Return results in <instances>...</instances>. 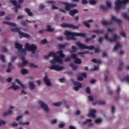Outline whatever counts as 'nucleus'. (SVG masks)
I'll return each mask as SVG.
<instances>
[{"label":"nucleus","instance_id":"obj_1","mask_svg":"<svg viewBox=\"0 0 129 129\" xmlns=\"http://www.w3.org/2000/svg\"><path fill=\"white\" fill-rule=\"evenodd\" d=\"M56 54L59 55V56H57L55 52L50 51L47 55H44L43 58L44 59H49L50 57H54L53 59L50 60L51 66L49 67V69L50 70H54L55 71H61V70L64 69V67L57 65L56 63L61 64H63V59H62V58L65 57V54L63 53L62 50L57 51Z\"/></svg>","mask_w":129,"mask_h":129},{"label":"nucleus","instance_id":"obj_2","mask_svg":"<svg viewBox=\"0 0 129 129\" xmlns=\"http://www.w3.org/2000/svg\"><path fill=\"white\" fill-rule=\"evenodd\" d=\"M64 35L67 36V40L68 41L70 40L76 41V37L75 36L81 37L82 38H85L86 37V33H85L72 32L67 30L64 32Z\"/></svg>","mask_w":129,"mask_h":129},{"label":"nucleus","instance_id":"obj_3","mask_svg":"<svg viewBox=\"0 0 129 129\" xmlns=\"http://www.w3.org/2000/svg\"><path fill=\"white\" fill-rule=\"evenodd\" d=\"M20 50L22 54H26L27 53L26 50L29 51L32 54H34L36 51H37V46L33 44L30 45L28 43H26L25 45V49L21 48Z\"/></svg>","mask_w":129,"mask_h":129},{"label":"nucleus","instance_id":"obj_4","mask_svg":"<svg viewBox=\"0 0 129 129\" xmlns=\"http://www.w3.org/2000/svg\"><path fill=\"white\" fill-rule=\"evenodd\" d=\"M112 38L111 39L109 38L108 37V34L106 33L104 35V38L106 41H108L110 42V43H112L113 42H117V40H118V38H119L118 36L116 35V34H114L112 35Z\"/></svg>","mask_w":129,"mask_h":129},{"label":"nucleus","instance_id":"obj_5","mask_svg":"<svg viewBox=\"0 0 129 129\" xmlns=\"http://www.w3.org/2000/svg\"><path fill=\"white\" fill-rule=\"evenodd\" d=\"M76 45H77V46H78V47H79L80 49H82V50L88 49V50H91L94 49V48H95L94 46L93 45H90V46H87L85 44H82L80 42H77L76 43Z\"/></svg>","mask_w":129,"mask_h":129},{"label":"nucleus","instance_id":"obj_6","mask_svg":"<svg viewBox=\"0 0 129 129\" xmlns=\"http://www.w3.org/2000/svg\"><path fill=\"white\" fill-rule=\"evenodd\" d=\"M129 0H116V1L115 2V9L116 11H118L121 9V5L122 4H127V2H128Z\"/></svg>","mask_w":129,"mask_h":129},{"label":"nucleus","instance_id":"obj_7","mask_svg":"<svg viewBox=\"0 0 129 129\" xmlns=\"http://www.w3.org/2000/svg\"><path fill=\"white\" fill-rule=\"evenodd\" d=\"M60 4H61V5H63V6H65L64 9L66 11L68 12V11H70V9H72V8H75V7H77V4H70L68 3V2H60Z\"/></svg>","mask_w":129,"mask_h":129},{"label":"nucleus","instance_id":"obj_8","mask_svg":"<svg viewBox=\"0 0 129 129\" xmlns=\"http://www.w3.org/2000/svg\"><path fill=\"white\" fill-rule=\"evenodd\" d=\"M60 27H61V28H72L73 29H79V27H80V24H79L78 26H75L73 24L63 23L61 24H60Z\"/></svg>","mask_w":129,"mask_h":129},{"label":"nucleus","instance_id":"obj_9","mask_svg":"<svg viewBox=\"0 0 129 129\" xmlns=\"http://www.w3.org/2000/svg\"><path fill=\"white\" fill-rule=\"evenodd\" d=\"M71 58L74 59V62L75 64H80L82 63V61L81 60V58H79L77 57V54L76 53H73L71 55Z\"/></svg>","mask_w":129,"mask_h":129},{"label":"nucleus","instance_id":"obj_10","mask_svg":"<svg viewBox=\"0 0 129 129\" xmlns=\"http://www.w3.org/2000/svg\"><path fill=\"white\" fill-rule=\"evenodd\" d=\"M39 105H40L41 107L43 108V109L45 111V112H49V107L48 105H47L45 103L43 102L42 101H39L38 102Z\"/></svg>","mask_w":129,"mask_h":129},{"label":"nucleus","instance_id":"obj_11","mask_svg":"<svg viewBox=\"0 0 129 129\" xmlns=\"http://www.w3.org/2000/svg\"><path fill=\"white\" fill-rule=\"evenodd\" d=\"M95 113H96V110L91 109L88 115L89 117H92V118H95V117H96V115H95Z\"/></svg>","mask_w":129,"mask_h":129},{"label":"nucleus","instance_id":"obj_12","mask_svg":"<svg viewBox=\"0 0 129 129\" xmlns=\"http://www.w3.org/2000/svg\"><path fill=\"white\" fill-rule=\"evenodd\" d=\"M19 36L20 38H26V39H28L30 38L31 36H30V34H27L26 33H24L22 31L19 32Z\"/></svg>","mask_w":129,"mask_h":129},{"label":"nucleus","instance_id":"obj_13","mask_svg":"<svg viewBox=\"0 0 129 129\" xmlns=\"http://www.w3.org/2000/svg\"><path fill=\"white\" fill-rule=\"evenodd\" d=\"M43 81L44 82H45L46 85H47V86H51V82H50V80L48 79V76L46 75L44 77V78H43Z\"/></svg>","mask_w":129,"mask_h":129},{"label":"nucleus","instance_id":"obj_14","mask_svg":"<svg viewBox=\"0 0 129 129\" xmlns=\"http://www.w3.org/2000/svg\"><path fill=\"white\" fill-rule=\"evenodd\" d=\"M92 120L91 119H87L86 121L83 122V124H87L88 122H90L88 124V126H92L93 125V123H92Z\"/></svg>","mask_w":129,"mask_h":129},{"label":"nucleus","instance_id":"obj_15","mask_svg":"<svg viewBox=\"0 0 129 129\" xmlns=\"http://www.w3.org/2000/svg\"><path fill=\"white\" fill-rule=\"evenodd\" d=\"M13 108H14V106H11L10 109H9L8 112H5L3 113L4 116H7L10 115V114H12V112H13V111H12V109H13Z\"/></svg>","mask_w":129,"mask_h":129},{"label":"nucleus","instance_id":"obj_16","mask_svg":"<svg viewBox=\"0 0 129 129\" xmlns=\"http://www.w3.org/2000/svg\"><path fill=\"white\" fill-rule=\"evenodd\" d=\"M3 24H5L6 25H9V26H11V27H17V24L14 22H7V21H3Z\"/></svg>","mask_w":129,"mask_h":129},{"label":"nucleus","instance_id":"obj_17","mask_svg":"<svg viewBox=\"0 0 129 129\" xmlns=\"http://www.w3.org/2000/svg\"><path fill=\"white\" fill-rule=\"evenodd\" d=\"M68 45H69L68 43H64V44H57V48L60 49H65V48H66L67 46Z\"/></svg>","mask_w":129,"mask_h":129},{"label":"nucleus","instance_id":"obj_18","mask_svg":"<svg viewBox=\"0 0 129 129\" xmlns=\"http://www.w3.org/2000/svg\"><path fill=\"white\" fill-rule=\"evenodd\" d=\"M15 82L18 83L19 85L21 86L22 88H23V89H26L27 88V87L25 86V85L22 84V83L21 82V81H20V80H19V79H16L15 80Z\"/></svg>","mask_w":129,"mask_h":129},{"label":"nucleus","instance_id":"obj_19","mask_svg":"<svg viewBox=\"0 0 129 129\" xmlns=\"http://www.w3.org/2000/svg\"><path fill=\"white\" fill-rule=\"evenodd\" d=\"M103 26H108V25H112V21H107L105 20H103L101 22Z\"/></svg>","mask_w":129,"mask_h":129},{"label":"nucleus","instance_id":"obj_20","mask_svg":"<svg viewBox=\"0 0 129 129\" xmlns=\"http://www.w3.org/2000/svg\"><path fill=\"white\" fill-rule=\"evenodd\" d=\"M69 14L72 17H74L75 14H78V10L76 9L71 10L70 11Z\"/></svg>","mask_w":129,"mask_h":129},{"label":"nucleus","instance_id":"obj_21","mask_svg":"<svg viewBox=\"0 0 129 129\" xmlns=\"http://www.w3.org/2000/svg\"><path fill=\"white\" fill-rule=\"evenodd\" d=\"M24 11L25 13H27L29 17H32V16H33V13L31 12V10L29 8H25Z\"/></svg>","mask_w":129,"mask_h":129},{"label":"nucleus","instance_id":"obj_22","mask_svg":"<svg viewBox=\"0 0 129 129\" xmlns=\"http://www.w3.org/2000/svg\"><path fill=\"white\" fill-rule=\"evenodd\" d=\"M28 84L29 85V89H30V90H33V89H34L36 86L35 85V84H34V82H29Z\"/></svg>","mask_w":129,"mask_h":129},{"label":"nucleus","instance_id":"obj_23","mask_svg":"<svg viewBox=\"0 0 129 129\" xmlns=\"http://www.w3.org/2000/svg\"><path fill=\"white\" fill-rule=\"evenodd\" d=\"M11 31L15 32V33H18L19 35H20V32H21V30H20V28H19L18 27L12 28Z\"/></svg>","mask_w":129,"mask_h":129},{"label":"nucleus","instance_id":"obj_24","mask_svg":"<svg viewBox=\"0 0 129 129\" xmlns=\"http://www.w3.org/2000/svg\"><path fill=\"white\" fill-rule=\"evenodd\" d=\"M15 48L16 49H18V50H20V49H22L23 48V45L22 44H20L19 43H15Z\"/></svg>","mask_w":129,"mask_h":129},{"label":"nucleus","instance_id":"obj_25","mask_svg":"<svg viewBox=\"0 0 129 129\" xmlns=\"http://www.w3.org/2000/svg\"><path fill=\"white\" fill-rule=\"evenodd\" d=\"M78 55H80L81 57H84V54H89V51H84V52H78Z\"/></svg>","mask_w":129,"mask_h":129},{"label":"nucleus","instance_id":"obj_26","mask_svg":"<svg viewBox=\"0 0 129 129\" xmlns=\"http://www.w3.org/2000/svg\"><path fill=\"white\" fill-rule=\"evenodd\" d=\"M121 47H122V46L121 44H120V43H117L116 45L114 46L113 51H116L118 48H121Z\"/></svg>","mask_w":129,"mask_h":129},{"label":"nucleus","instance_id":"obj_27","mask_svg":"<svg viewBox=\"0 0 129 129\" xmlns=\"http://www.w3.org/2000/svg\"><path fill=\"white\" fill-rule=\"evenodd\" d=\"M111 20L114 21V22H117V23H121V20L118 19L115 16H112Z\"/></svg>","mask_w":129,"mask_h":129},{"label":"nucleus","instance_id":"obj_28","mask_svg":"<svg viewBox=\"0 0 129 129\" xmlns=\"http://www.w3.org/2000/svg\"><path fill=\"white\" fill-rule=\"evenodd\" d=\"M119 61L120 62V64L117 69L119 71H120V70H122L123 62L121 61V59H119Z\"/></svg>","mask_w":129,"mask_h":129},{"label":"nucleus","instance_id":"obj_29","mask_svg":"<svg viewBox=\"0 0 129 129\" xmlns=\"http://www.w3.org/2000/svg\"><path fill=\"white\" fill-rule=\"evenodd\" d=\"M121 82H125L126 81L127 83H129V76H126L124 78L121 79Z\"/></svg>","mask_w":129,"mask_h":129},{"label":"nucleus","instance_id":"obj_30","mask_svg":"<svg viewBox=\"0 0 129 129\" xmlns=\"http://www.w3.org/2000/svg\"><path fill=\"white\" fill-rule=\"evenodd\" d=\"M122 16L124 19V20H128L129 21V17L126 13H123L122 14Z\"/></svg>","mask_w":129,"mask_h":129},{"label":"nucleus","instance_id":"obj_31","mask_svg":"<svg viewBox=\"0 0 129 129\" xmlns=\"http://www.w3.org/2000/svg\"><path fill=\"white\" fill-rule=\"evenodd\" d=\"M74 85H75V86H78V87H82V84L80 82L75 81L74 82Z\"/></svg>","mask_w":129,"mask_h":129},{"label":"nucleus","instance_id":"obj_32","mask_svg":"<svg viewBox=\"0 0 129 129\" xmlns=\"http://www.w3.org/2000/svg\"><path fill=\"white\" fill-rule=\"evenodd\" d=\"M11 88H12L14 90H17V89H20V86L15 84H13L12 86H11Z\"/></svg>","mask_w":129,"mask_h":129},{"label":"nucleus","instance_id":"obj_33","mask_svg":"<svg viewBox=\"0 0 129 129\" xmlns=\"http://www.w3.org/2000/svg\"><path fill=\"white\" fill-rule=\"evenodd\" d=\"M70 67L73 69V70H77V68H78V66H75L72 63L70 64Z\"/></svg>","mask_w":129,"mask_h":129},{"label":"nucleus","instance_id":"obj_34","mask_svg":"<svg viewBox=\"0 0 129 129\" xmlns=\"http://www.w3.org/2000/svg\"><path fill=\"white\" fill-rule=\"evenodd\" d=\"M27 64H28V60H22V64H20V67H24V66H25V65H27Z\"/></svg>","mask_w":129,"mask_h":129},{"label":"nucleus","instance_id":"obj_35","mask_svg":"<svg viewBox=\"0 0 129 129\" xmlns=\"http://www.w3.org/2000/svg\"><path fill=\"white\" fill-rule=\"evenodd\" d=\"M83 24L85 25V27L88 29H90V24L88 23L87 21H83Z\"/></svg>","mask_w":129,"mask_h":129},{"label":"nucleus","instance_id":"obj_36","mask_svg":"<svg viewBox=\"0 0 129 129\" xmlns=\"http://www.w3.org/2000/svg\"><path fill=\"white\" fill-rule=\"evenodd\" d=\"M21 74L25 75V74H28V70L26 69H22L21 70Z\"/></svg>","mask_w":129,"mask_h":129},{"label":"nucleus","instance_id":"obj_37","mask_svg":"<svg viewBox=\"0 0 129 129\" xmlns=\"http://www.w3.org/2000/svg\"><path fill=\"white\" fill-rule=\"evenodd\" d=\"M19 124H20V125H29V124H30V122L29 121H27L24 123L23 121H21L19 122Z\"/></svg>","mask_w":129,"mask_h":129},{"label":"nucleus","instance_id":"obj_38","mask_svg":"<svg viewBox=\"0 0 129 129\" xmlns=\"http://www.w3.org/2000/svg\"><path fill=\"white\" fill-rule=\"evenodd\" d=\"M89 3L91 6L96 5V1L95 0H89Z\"/></svg>","mask_w":129,"mask_h":129},{"label":"nucleus","instance_id":"obj_39","mask_svg":"<svg viewBox=\"0 0 129 129\" xmlns=\"http://www.w3.org/2000/svg\"><path fill=\"white\" fill-rule=\"evenodd\" d=\"M46 31H47L48 32H53V31H54V29H52L51 27V26L50 25H47V29Z\"/></svg>","mask_w":129,"mask_h":129},{"label":"nucleus","instance_id":"obj_40","mask_svg":"<svg viewBox=\"0 0 129 129\" xmlns=\"http://www.w3.org/2000/svg\"><path fill=\"white\" fill-rule=\"evenodd\" d=\"M85 91L87 93V94H91V90H90V88H89V87H87V88H86Z\"/></svg>","mask_w":129,"mask_h":129},{"label":"nucleus","instance_id":"obj_41","mask_svg":"<svg viewBox=\"0 0 129 129\" xmlns=\"http://www.w3.org/2000/svg\"><path fill=\"white\" fill-rule=\"evenodd\" d=\"M0 59L2 62H4V63L6 62V58L5 57V55H0Z\"/></svg>","mask_w":129,"mask_h":129},{"label":"nucleus","instance_id":"obj_42","mask_svg":"<svg viewBox=\"0 0 129 129\" xmlns=\"http://www.w3.org/2000/svg\"><path fill=\"white\" fill-rule=\"evenodd\" d=\"M105 103V101H99L97 102V104L100 105H104Z\"/></svg>","mask_w":129,"mask_h":129},{"label":"nucleus","instance_id":"obj_43","mask_svg":"<svg viewBox=\"0 0 129 129\" xmlns=\"http://www.w3.org/2000/svg\"><path fill=\"white\" fill-rule=\"evenodd\" d=\"M62 104V102H56L52 104V105L53 106H60Z\"/></svg>","mask_w":129,"mask_h":129},{"label":"nucleus","instance_id":"obj_44","mask_svg":"<svg viewBox=\"0 0 129 129\" xmlns=\"http://www.w3.org/2000/svg\"><path fill=\"white\" fill-rule=\"evenodd\" d=\"M29 66L31 68H38V66L35 65L34 63H30Z\"/></svg>","mask_w":129,"mask_h":129},{"label":"nucleus","instance_id":"obj_45","mask_svg":"<svg viewBox=\"0 0 129 129\" xmlns=\"http://www.w3.org/2000/svg\"><path fill=\"white\" fill-rule=\"evenodd\" d=\"M10 3L12 4L13 6H15V7L18 5V3L15 0H11Z\"/></svg>","mask_w":129,"mask_h":129},{"label":"nucleus","instance_id":"obj_46","mask_svg":"<svg viewBox=\"0 0 129 129\" xmlns=\"http://www.w3.org/2000/svg\"><path fill=\"white\" fill-rule=\"evenodd\" d=\"M100 8L102 10H103L104 11H107V10H108V7H107V6H101L100 7Z\"/></svg>","mask_w":129,"mask_h":129},{"label":"nucleus","instance_id":"obj_47","mask_svg":"<svg viewBox=\"0 0 129 129\" xmlns=\"http://www.w3.org/2000/svg\"><path fill=\"white\" fill-rule=\"evenodd\" d=\"M46 43H48V41L46 39H44L42 40L40 42V44H46Z\"/></svg>","mask_w":129,"mask_h":129},{"label":"nucleus","instance_id":"obj_48","mask_svg":"<svg viewBox=\"0 0 129 129\" xmlns=\"http://www.w3.org/2000/svg\"><path fill=\"white\" fill-rule=\"evenodd\" d=\"M106 4L108 8H111V3H110L109 1H106Z\"/></svg>","mask_w":129,"mask_h":129},{"label":"nucleus","instance_id":"obj_49","mask_svg":"<svg viewBox=\"0 0 129 129\" xmlns=\"http://www.w3.org/2000/svg\"><path fill=\"white\" fill-rule=\"evenodd\" d=\"M59 81L60 82V83H65V79L63 78L59 79Z\"/></svg>","mask_w":129,"mask_h":129},{"label":"nucleus","instance_id":"obj_50","mask_svg":"<svg viewBox=\"0 0 129 129\" xmlns=\"http://www.w3.org/2000/svg\"><path fill=\"white\" fill-rule=\"evenodd\" d=\"M2 50L3 52H8V48H7V47L3 46L2 48Z\"/></svg>","mask_w":129,"mask_h":129},{"label":"nucleus","instance_id":"obj_51","mask_svg":"<svg viewBox=\"0 0 129 129\" xmlns=\"http://www.w3.org/2000/svg\"><path fill=\"white\" fill-rule=\"evenodd\" d=\"M64 126H65V124H64V123H61L58 125V127L59 128H62V127H64Z\"/></svg>","mask_w":129,"mask_h":129},{"label":"nucleus","instance_id":"obj_52","mask_svg":"<svg viewBox=\"0 0 129 129\" xmlns=\"http://www.w3.org/2000/svg\"><path fill=\"white\" fill-rule=\"evenodd\" d=\"M88 99L89 101H93V98L92 96H88Z\"/></svg>","mask_w":129,"mask_h":129},{"label":"nucleus","instance_id":"obj_53","mask_svg":"<svg viewBox=\"0 0 129 129\" xmlns=\"http://www.w3.org/2000/svg\"><path fill=\"white\" fill-rule=\"evenodd\" d=\"M81 76H82V77H84L85 78H86L87 77V74H86V73H83L81 74Z\"/></svg>","mask_w":129,"mask_h":129},{"label":"nucleus","instance_id":"obj_54","mask_svg":"<svg viewBox=\"0 0 129 129\" xmlns=\"http://www.w3.org/2000/svg\"><path fill=\"white\" fill-rule=\"evenodd\" d=\"M64 62H69L70 61H71V58L70 57H66L64 59Z\"/></svg>","mask_w":129,"mask_h":129},{"label":"nucleus","instance_id":"obj_55","mask_svg":"<svg viewBox=\"0 0 129 129\" xmlns=\"http://www.w3.org/2000/svg\"><path fill=\"white\" fill-rule=\"evenodd\" d=\"M88 2L87 0H82V5H87Z\"/></svg>","mask_w":129,"mask_h":129},{"label":"nucleus","instance_id":"obj_56","mask_svg":"<svg viewBox=\"0 0 129 129\" xmlns=\"http://www.w3.org/2000/svg\"><path fill=\"white\" fill-rule=\"evenodd\" d=\"M3 124H6V121L3 120H0V126L3 125Z\"/></svg>","mask_w":129,"mask_h":129},{"label":"nucleus","instance_id":"obj_57","mask_svg":"<svg viewBox=\"0 0 129 129\" xmlns=\"http://www.w3.org/2000/svg\"><path fill=\"white\" fill-rule=\"evenodd\" d=\"M72 49L73 51V52H76V51H77V48H76L74 46H72Z\"/></svg>","mask_w":129,"mask_h":129},{"label":"nucleus","instance_id":"obj_58","mask_svg":"<svg viewBox=\"0 0 129 129\" xmlns=\"http://www.w3.org/2000/svg\"><path fill=\"white\" fill-rule=\"evenodd\" d=\"M104 39L102 37H100L98 39V42L100 43V44H102V42H103Z\"/></svg>","mask_w":129,"mask_h":129},{"label":"nucleus","instance_id":"obj_59","mask_svg":"<svg viewBox=\"0 0 129 129\" xmlns=\"http://www.w3.org/2000/svg\"><path fill=\"white\" fill-rule=\"evenodd\" d=\"M78 81H82L83 80V78L82 76H78Z\"/></svg>","mask_w":129,"mask_h":129},{"label":"nucleus","instance_id":"obj_60","mask_svg":"<svg viewBox=\"0 0 129 129\" xmlns=\"http://www.w3.org/2000/svg\"><path fill=\"white\" fill-rule=\"evenodd\" d=\"M57 40L58 41H63V37L62 36H58L56 37Z\"/></svg>","mask_w":129,"mask_h":129},{"label":"nucleus","instance_id":"obj_61","mask_svg":"<svg viewBox=\"0 0 129 129\" xmlns=\"http://www.w3.org/2000/svg\"><path fill=\"white\" fill-rule=\"evenodd\" d=\"M104 33V31L103 30H97V34H103Z\"/></svg>","mask_w":129,"mask_h":129},{"label":"nucleus","instance_id":"obj_62","mask_svg":"<svg viewBox=\"0 0 129 129\" xmlns=\"http://www.w3.org/2000/svg\"><path fill=\"white\" fill-rule=\"evenodd\" d=\"M52 10H58V7L55 6L53 4L52 5L51 7Z\"/></svg>","mask_w":129,"mask_h":129},{"label":"nucleus","instance_id":"obj_63","mask_svg":"<svg viewBox=\"0 0 129 129\" xmlns=\"http://www.w3.org/2000/svg\"><path fill=\"white\" fill-rule=\"evenodd\" d=\"M80 88H81L80 87L76 86L74 87V90H75V91H78V90H79Z\"/></svg>","mask_w":129,"mask_h":129},{"label":"nucleus","instance_id":"obj_64","mask_svg":"<svg viewBox=\"0 0 129 129\" xmlns=\"http://www.w3.org/2000/svg\"><path fill=\"white\" fill-rule=\"evenodd\" d=\"M17 59V56H12L11 57V61L12 62H14V61Z\"/></svg>","mask_w":129,"mask_h":129}]
</instances>
